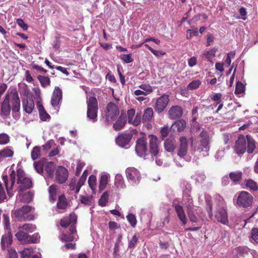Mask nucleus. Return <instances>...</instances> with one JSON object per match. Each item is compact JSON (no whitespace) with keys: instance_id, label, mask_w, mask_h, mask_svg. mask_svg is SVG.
I'll use <instances>...</instances> for the list:
<instances>
[{"instance_id":"18","label":"nucleus","mask_w":258,"mask_h":258,"mask_svg":"<svg viewBox=\"0 0 258 258\" xmlns=\"http://www.w3.org/2000/svg\"><path fill=\"white\" fill-rule=\"evenodd\" d=\"M10 96L8 94L6 95L5 99L2 103L0 114L2 116L7 117L10 115Z\"/></svg>"},{"instance_id":"47","label":"nucleus","mask_w":258,"mask_h":258,"mask_svg":"<svg viewBox=\"0 0 258 258\" xmlns=\"http://www.w3.org/2000/svg\"><path fill=\"white\" fill-rule=\"evenodd\" d=\"M108 194L107 192H104L103 195L100 197V199L98 201L99 205L104 207L106 206V203L108 202Z\"/></svg>"},{"instance_id":"22","label":"nucleus","mask_w":258,"mask_h":258,"mask_svg":"<svg viewBox=\"0 0 258 258\" xmlns=\"http://www.w3.org/2000/svg\"><path fill=\"white\" fill-rule=\"evenodd\" d=\"M126 122V115L121 113L117 120L114 123L113 128L118 131L124 127Z\"/></svg>"},{"instance_id":"15","label":"nucleus","mask_w":258,"mask_h":258,"mask_svg":"<svg viewBox=\"0 0 258 258\" xmlns=\"http://www.w3.org/2000/svg\"><path fill=\"white\" fill-rule=\"evenodd\" d=\"M183 114V109L179 105L172 106L168 112L170 119L174 120L180 118Z\"/></svg>"},{"instance_id":"16","label":"nucleus","mask_w":258,"mask_h":258,"mask_svg":"<svg viewBox=\"0 0 258 258\" xmlns=\"http://www.w3.org/2000/svg\"><path fill=\"white\" fill-rule=\"evenodd\" d=\"M12 98V110L13 112H18L20 109V99L18 92L16 90H13L11 92Z\"/></svg>"},{"instance_id":"50","label":"nucleus","mask_w":258,"mask_h":258,"mask_svg":"<svg viewBox=\"0 0 258 258\" xmlns=\"http://www.w3.org/2000/svg\"><path fill=\"white\" fill-rule=\"evenodd\" d=\"M250 238L258 244V228H252L250 231Z\"/></svg>"},{"instance_id":"52","label":"nucleus","mask_w":258,"mask_h":258,"mask_svg":"<svg viewBox=\"0 0 258 258\" xmlns=\"http://www.w3.org/2000/svg\"><path fill=\"white\" fill-rule=\"evenodd\" d=\"M126 219L131 225L133 227H135L137 224V219L136 216L131 213H130L127 216Z\"/></svg>"},{"instance_id":"61","label":"nucleus","mask_w":258,"mask_h":258,"mask_svg":"<svg viewBox=\"0 0 258 258\" xmlns=\"http://www.w3.org/2000/svg\"><path fill=\"white\" fill-rule=\"evenodd\" d=\"M17 24L23 29V30L26 31L28 29V25L24 22L23 19L18 18L16 20Z\"/></svg>"},{"instance_id":"43","label":"nucleus","mask_w":258,"mask_h":258,"mask_svg":"<svg viewBox=\"0 0 258 258\" xmlns=\"http://www.w3.org/2000/svg\"><path fill=\"white\" fill-rule=\"evenodd\" d=\"M40 148L38 146L34 147L31 153V158L33 160H35L40 156Z\"/></svg>"},{"instance_id":"32","label":"nucleus","mask_w":258,"mask_h":258,"mask_svg":"<svg viewBox=\"0 0 258 258\" xmlns=\"http://www.w3.org/2000/svg\"><path fill=\"white\" fill-rule=\"evenodd\" d=\"M45 170L49 177H52L54 175V171L55 165L52 161L47 162L45 163Z\"/></svg>"},{"instance_id":"4","label":"nucleus","mask_w":258,"mask_h":258,"mask_svg":"<svg viewBox=\"0 0 258 258\" xmlns=\"http://www.w3.org/2000/svg\"><path fill=\"white\" fill-rule=\"evenodd\" d=\"M31 206L26 205L12 211V217L19 221H32L34 219V216L29 213L32 210Z\"/></svg>"},{"instance_id":"7","label":"nucleus","mask_w":258,"mask_h":258,"mask_svg":"<svg viewBox=\"0 0 258 258\" xmlns=\"http://www.w3.org/2000/svg\"><path fill=\"white\" fill-rule=\"evenodd\" d=\"M18 241L24 244L36 243L39 242L40 236L35 233L30 235L22 230H19L15 234Z\"/></svg>"},{"instance_id":"17","label":"nucleus","mask_w":258,"mask_h":258,"mask_svg":"<svg viewBox=\"0 0 258 258\" xmlns=\"http://www.w3.org/2000/svg\"><path fill=\"white\" fill-rule=\"evenodd\" d=\"M62 96V93L60 89L58 87H55L51 99V104L53 107L59 105L61 101Z\"/></svg>"},{"instance_id":"28","label":"nucleus","mask_w":258,"mask_h":258,"mask_svg":"<svg viewBox=\"0 0 258 258\" xmlns=\"http://www.w3.org/2000/svg\"><path fill=\"white\" fill-rule=\"evenodd\" d=\"M248 253L245 247L243 246H238L232 250L233 258H240L243 257L245 254Z\"/></svg>"},{"instance_id":"64","label":"nucleus","mask_w":258,"mask_h":258,"mask_svg":"<svg viewBox=\"0 0 258 258\" xmlns=\"http://www.w3.org/2000/svg\"><path fill=\"white\" fill-rule=\"evenodd\" d=\"M8 258H18L17 253L14 249H8Z\"/></svg>"},{"instance_id":"41","label":"nucleus","mask_w":258,"mask_h":258,"mask_svg":"<svg viewBox=\"0 0 258 258\" xmlns=\"http://www.w3.org/2000/svg\"><path fill=\"white\" fill-rule=\"evenodd\" d=\"M108 176L107 175H102L99 181V188L100 191H102L106 187L108 183Z\"/></svg>"},{"instance_id":"54","label":"nucleus","mask_w":258,"mask_h":258,"mask_svg":"<svg viewBox=\"0 0 258 258\" xmlns=\"http://www.w3.org/2000/svg\"><path fill=\"white\" fill-rule=\"evenodd\" d=\"M10 141L9 136L5 134H0V145H5L8 143Z\"/></svg>"},{"instance_id":"25","label":"nucleus","mask_w":258,"mask_h":258,"mask_svg":"<svg viewBox=\"0 0 258 258\" xmlns=\"http://www.w3.org/2000/svg\"><path fill=\"white\" fill-rule=\"evenodd\" d=\"M177 146L176 140L174 138H169L167 139L164 143V148L169 152H173Z\"/></svg>"},{"instance_id":"1","label":"nucleus","mask_w":258,"mask_h":258,"mask_svg":"<svg viewBox=\"0 0 258 258\" xmlns=\"http://www.w3.org/2000/svg\"><path fill=\"white\" fill-rule=\"evenodd\" d=\"M256 148L255 142L248 135L246 138L243 136L238 137L236 141L234 150L239 156L242 155L246 151L249 154L252 153Z\"/></svg>"},{"instance_id":"8","label":"nucleus","mask_w":258,"mask_h":258,"mask_svg":"<svg viewBox=\"0 0 258 258\" xmlns=\"http://www.w3.org/2000/svg\"><path fill=\"white\" fill-rule=\"evenodd\" d=\"M125 174L128 181L133 186L138 184L141 179L139 170L135 167H128L125 170Z\"/></svg>"},{"instance_id":"5","label":"nucleus","mask_w":258,"mask_h":258,"mask_svg":"<svg viewBox=\"0 0 258 258\" xmlns=\"http://www.w3.org/2000/svg\"><path fill=\"white\" fill-rule=\"evenodd\" d=\"M119 114V109L118 106L115 103L110 102L106 105L102 115L105 122L108 124L115 120Z\"/></svg>"},{"instance_id":"44","label":"nucleus","mask_w":258,"mask_h":258,"mask_svg":"<svg viewBox=\"0 0 258 258\" xmlns=\"http://www.w3.org/2000/svg\"><path fill=\"white\" fill-rule=\"evenodd\" d=\"M87 176L88 171L85 170L78 181V190H80L81 187L84 184Z\"/></svg>"},{"instance_id":"30","label":"nucleus","mask_w":258,"mask_h":258,"mask_svg":"<svg viewBox=\"0 0 258 258\" xmlns=\"http://www.w3.org/2000/svg\"><path fill=\"white\" fill-rule=\"evenodd\" d=\"M244 184L246 189L250 191H256L258 190V184L251 179L245 180Z\"/></svg>"},{"instance_id":"38","label":"nucleus","mask_w":258,"mask_h":258,"mask_svg":"<svg viewBox=\"0 0 258 258\" xmlns=\"http://www.w3.org/2000/svg\"><path fill=\"white\" fill-rule=\"evenodd\" d=\"M115 185L118 188H124L125 187L124 179L121 174H116L115 177Z\"/></svg>"},{"instance_id":"21","label":"nucleus","mask_w":258,"mask_h":258,"mask_svg":"<svg viewBox=\"0 0 258 258\" xmlns=\"http://www.w3.org/2000/svg\"><path fill=\"white\" fill-rule=\"evenodd\" d=\"M24 110L27 113H31L34 108V102L31 97L27 96L22 100Z\"/></svg>"},{"instance_id":"36","label":"nucleus","mask_w":258,"mask_h":258,"mask_svg":"<svg viewBox=\"0 0 258 258\" xmlns=\"http://www.w3.org/2000/svg\"><path fill=\"white\" fill-rule=\"evenodd\" d=\"M14 155V152L10 149L6 148L0 151V162L4 159L12 157Z\"/></svg>"},{"instance_id":"23","label":"nucleus","mask_w":258,"mask_h":258,"mask_svg":"<svg viewBox=\"0 0 258 258\" xmlns=\"http://www.w3.org/2000/svg\"><path fill=\"white\" fill-rule=\"evenodd\" d=\"M13 242V236L11 232L4 234L1 238V247L3 250H5Z\"/></svg>"},{"instance_id":"63","label":"nucleus","mask_w":258,"mask_h":258,"mask_svg":"<svg viewBox=\"0 0 258 258\" xmlns=\"http://www.w3.org/2000/svg\"><path fill=\"white\" fill-rule=\"evenodd\" d=\"M139 88L145 91L147 94L151 93L153 91L151 86L146 84H142L139 86Z\"/></svg>"},{"instance_id":"39","label":"nucleus","mask_w":258,"mask_h":258,"mask_svg":"<svg viewBox=\"0 0 258 258\" xmlns=\"http://www.w3.org/2000/svg\"><path fill=\"white\" fill-rule=\"evenodd\" d=\"M40 118L42 121H46L47 118H49L50 115L46 112L43 106L42 105L38 106Z\"/></svg>"},{"instance_id":"9","label":"nucleus","mask_w":258,"mask_h":258,"mask_svg":"<svg viewBox=\"0 0 258 258\" xmlns=\"http://www.w3.org/2000/svg\"><path fill=\"white\" fill-rule=\"evenodd\" d=\"M135 151L140 157H145L147 155V142L145 135L137 140Z\"/></svg>"},{"instance_id":"12","label":"nucleus","mask_w":258,"mask_h":258,"mask_svg":"<svg viewBox=\"0 0 258 258\" xmlns=\"http://www.w3.org/2000/svg\"><path fill=\"white\" fill-rule=\"evenodd\" d=\"M18 181L17 183L20 184L19 188V192L24 190L29 189L32 186V182L31 179L24 177L22 173L19 170L17 171Z\"/></svg>"},{"instance_id":"29","label":"nucleus","mask_w":258,"mask_h":258,"mask_svg":"<svg viewBox=\"0 0 258 258\" xmlns=\"http://www.w3.org/2000/svg\"><path fill=\"white\" fill-rule=\"evenodd\" d=\"M183 201L184 206L187 211L196 209L194 205V201L192 197L189 194H184L183 196Z\"/></svg>"},{"instance_id":"10","label":"nucleus","mask_w":258,"mask_h":258,"mask_svg":"<svg viewBox=\"0 0 258 258\" xmlns=\"http://www.w3.org/2000/svg\"><path fill=\"white\" fill-rule=\"evenodd\" d=\"M69 177V172L66 168L58 166L55 170L54 181L59 184L66 182Z\"/></svg>"},{"instance_id":"62","label":"nucleus","mask_w":258,"mask_h":258,"mask_svg":"<svg viewBox=\"0 0 258 258\" xmlns=\"http://www.w3.org/2000/svg\"><path fill=\"white\" fill-rule=\"evenodd\" d=\"M127 115L128 117V122L129 123L133 121V119L135 115V109H130L127 111Z\"/></svg>"},{"instance_id":"31","label":"nucleus","mask_w":258,"mask_h":258,"mask_svg":"<svg viewBox=\"0 0 258 258\" xmlns=\"http://www.w3.org/2000/svg\"><path fill=\"white\" fill-rule=\"evenodd\" d=\"M58 187L55 184H52L48 188L49 200L51 202H54L56 200V195Z\"/></svg>"},{"instance_id":"35","label":"nucleus","mask_w":258,"mask_h":258,"mask_svg":"<svg viewBox=\"0 0 258 258\" xmlns=\"http://www.w3.org/2000/svg\"><path fill=\"white\" fill-rule=\"evenodd\" d=\"M67 206L68 202L65 196L64 195L59 196L56 204L57 208L58 209L64 210L67 208Z\"/></svg>"},{"instance_id":"45","label":"nucleus","mask_w":258,"mask_h":258,"mask_svg":"<svg viewBox=\"0 0 258 258\" xmlns=\"http://www.w3.org/2000/svg\"><path fill=\"white\" fill-rule=\"evenodd\" d=\"M33 252L34 250L32 247L25 248L21 252V254L22 258H29Z\"/></svg>"},{"instance_id":"60","label":"nucleus","mask_w":258,"mask_h":258,"mask_svg":"<svg viewBox=\"0 0 258 258\" xmlns=\"http://www.w3.org/2000/svg\"><path fill=\"white\" fill-rule=\"evenodd\" d=\"M138 241V237L137 235H134L133 236L132 240L129 242L128 244V248L133 249L135 247L136 243Z\"/></svg>"},{"instance_id":"2","label":"nucleus","mask_w":258,"mask_h":258,"mask_svg":"<svg viewBox=\"0 0 258 258\" xmlns=\"http://www.w3.org/2000/svg\"><path fill=\"white\" fill-rule=\"evenodd\" d=\"M189 141L191 148L195 151L208 153L210 150V138L209 133L205 131H202L195 141L193 137L189 138Z\"/></svg>"},{"instance_id":"34","label":"nucleus","mask_w":258,"mask_h":258,"mask_svg":"<svg viewBox=\"0 0 258 258\" xmlns=\"http://www.w3.org/2000/svg\"><path fill=\"white\" fill-rule=\"evenodd\" d=\"M217 50L216 48H212L210 50H205L202 52L201 57L202 58H206L211 61L212 59L215 56V53Z\"/></svg>"},{"instance_id":"37","label":"nucleus","mask_w":258,"mask_h":258,"mask_svg":"<svg viewBox=\"0 0 258 258\" xmlns=\"http://www.w3.org/2000/svg\"><path fill=\"white\" fill-rule=\"evenodd\" d=\"M45 163L46 159L44 158L34 163L35 169L38 173L41 174L43 172V168Z\"/></svg>"},{"instance_id":"59","label":"nucleus","mask_w":258,"mask_h":258,"mask_svg":"<svg viewBox=\"0 0 258 258\" xmlns=\"http://www.w3.org/2000/svg\"><path fill=\"white\" fill-rule=\"evenodd\" d=\"M170 128L167 126H164L160 130L161 137L162 140L167 137L170 132Z\"/></svg>"},{"instance_id":"13","label":"nucleus","mask_w":258,"mask_h":258,"mask_svg":"<svg viewBox=\"0 0 258 258\" xmlns=\"http://www.w3.org/2000/svg\"><path fill=\"white\" fill-rule=\"evenodd\" d=\"M149 139L150 152L153 156H156L159 153L158 139L156 136L150 134L148 136Z\"/></svg>"},{"instance_id":"20","label":"nucleus","mask_w":258,"mask_h":258,"mask_svg":"<svg viewBox=\"0 0 258 258\" xmlns=\"http://www.w3.org/2000/svg\"><path fill=\"white\" fill-rule=\"evenodd\" d=\"M215 218L217 221L224 225H228L229 221L226 210L222 208L218 210L215 213Z\"/></svg>"},{"instance_id":"48","label":"nucleus","mask_w":258,"mask_h":258,"mask_svg":"<svg viewBox=\"0 0 258 258\" xmlns=\"http://www.w3.org/2000/svg\"><path fill=\"white\" fill-rule=\"evenodd\" d=\"M196 210V209H194L187 211V215L189 220L192 222H197L198 221V219L195 215Z\"/></svg>"},{"instance_id":"55","label":"nucleus","mask_w":258,"mask_h":258,"mask_svg":"<svg viewBox=\"0 0 258 258\" xmlns=\"http://www.w3.org/2000/svg\"><path fill=\"white\" fill-rule=\"evenodd\" d=\"M120 58L126 63H131L133 61V59L132 58V54H121Z\"/></svg>"},{"instance_id":"33","label":"nucleus","mask_w":258,"mask_h":258,"mask_svg":"<svg viewBox=\"0 0 258 258\" xmlns=\"http://www.w3.org/2000/svg\"><path fill=\"white\" fill-rule=\"evenodd\" d=\"M153 110L152 108H147L144 112L142 117L143 122H147L150 121L153 117Z\"/></svg>"},{"instance_id":"26","label":"nucleus","mask_w":258,"mask_h":258,"mask_svg":"<svg viewBox=\"0 0 258 258\" xmlns=\"http://www.w3.org/2000/svg\"><path fill=\"white\" fill-rule=\"evenodd\" d=\"M229 178L235 184H237L241 181L243 173L241 171H235L230 172Z\"/></svg>"},{"instance_id":"42","label":"nucleus","mask_w":258,"mask_h":258,"mask_svg":"<svg viewBox=\"0 0 258 258\" xmlns=\"http://www.w3.org/2000/svg\"><path fill=\"white\" fill-rule=\"evenodd\" d=\"M96 181V177L95 175H91L89 176L88 181V184L94 193L95 192Z\"/></svg>"},{"instance_id":"40","label":"nucleus","mask_w":258,"mask_h":258,"mask_svg":"<svg viewBox=\"0 0 258 258\" xmlns=\"http://www.w3.org/2000/svg\"><path fill=\"white\" fill-rule=\"evenodd\" d=\"M37 79L40 83L41 86L45 88L50 85V80L48 77H45L41 75H39Z\"/></svg>"},{"instance_id":"6","label":"nucleus","mask_w":258,"mask_h":258,"mask_svg":"<svg viewBox=\"0 0 258 258\" xmlns=\"http://www.w3.org/2000/svg\"><path fill=\"white\" fill-rule=\"evenodd\" d=\"M87 117L93 122H96L97 120V113L98 110L97 99L94 96L90 97L87 101Z\"/></svg>"},{"instance_id":"57","label":"nucleus","mask_w":258,"mask_h":258,"mask_svg":"<svg viewBox=\"0 0 258 258\" xmlns=\"http://www.w3.org/2000/svg\"><path fill=\"white\" fill-rule=\"evenodd\" d=\"M141 122V115L140 113H137L135 118L133 119V121H131L130 123L133 124L135 126H137L140 124Z\"/></svg>"},{"instance_id":"27","label":"nucleus","mask_w":258,"mask_h":258,"mask_svg":"<svg viewBox=\"0 0 258 258\" xmlns=\"http://www.w3.org/2000/svg\"><path fill=\"white\" fill-rule=\"evenodd\" d=\"M186 122L182 119H178L172 124L171 127L174 131L177 132H183L186 127Z\"/></svg>"},{"instance_id":"3","label":"nucleus","mask_w":258,"mask_h":258,"mask_svg":"<svg viewBox=\"0 0 258 258\" xmlns=\"http://www.w3.org/2000/svg\"><path fill=\"white\" fill-rule=\"evenodd\" d=\"M235 206L239 208L244 209L251 207L253 203L254 198L253 196L246 191H241L236 194Z\"/></svg>"},{"instance_id":"19","label":"nucleus","mask_w":258,"mask_h":258,"mask_svg":"<svg viewBox=\"0 0 258 258\" xmlns=\"http://www.w3.org/2000/svg\"><path fill=\"white\" fill-rule=\"evenodd\" d=\"M179 142L180 145L177 152V155L180 158H183L187 153V140L185 137H181L179 138Z\"/></svg>"},{"instance_id":"51","label":"nucleus","mask_w":258,"mask_h":258,"mask_svg":"<svg viewBox=\"0 0 258 258\" xmlns=\"http://www.w3.org/2000/svg\"><path fill=\"white\" fill-rule=\"evenodd\" d=\"M201 83V81L199 80H194L188 85L187 88L190 90L196 89L199 87Z\"/></svg>"},{"instance_id":"14","label":"nucleus","mask_w":258,"mask_h":258,"mask_svg":"<svg viewBox=\"0 0 258 258\" xmlns=\"http://www.w3.org/2000/svg\"><path fill=\"white\" fill-rule=\"evenodd\" d=\"M132 137L133 135L131 133L119 134L116 137L115 141L118 146L124 147L129 144Z\"/></svg>"},{"instance_id":"24","label":"nucleus","mask_w":258,"mask_h":258,"mask_svg":"<svg viewBox=\"0 0 258 258\" xmlns=\"http://www.w3.org/2000/svg\"><path fill=\"white\" fill-rule=\"evenodd\" d=\"M173 206L178 218L182 222V225H184L187 223V218L183 207L178 204H175Z\"/></svg>"},{"instance_id":"49","label":"nucleus","mask_w":258,"mask_h":258,"mask_svg":"<svg viewBox=\"0 0 258 258\" xmlns=\"http://www.w3.org/2000/svg\"><path fill=\"white\" fill-rule=\"evenodd\" d=\"M245 91V86L244 85L240 82H238L236 83L235 90V94H240L243 93Z\"/></svg>"},{"instance_id":"58","label":"nucleus","mask_w":258,"mask_h":258,"mask_svg":"<svg viewBox=\"0 0 258 258\" xmlns=\"http://www.w3.org/2000/svg\"><path fill=\"white\" fill-rule=\"evenodd\" d=\"M198 32L197 28L195 30L188 29L186 31V38L190 39L193 36H198Z\"/></svg>"},{"instance_id":"53","label":"nucleus","mask_w":258,"mask_h":258,"mask_svg":"<svg viewBox=\"0 0 258 258\" xmlns=\"http://www.w3.org/2000/svg\"><path fill=\"white\" fill-rule=\"evenodd\" d=\"M20 228L28 232H32L35 229V226L32 224L26 223L20 227Z\"/></svg>"},{"instance_id":"56","label":"nucleus","mask_w":258,"mask_h":258,"mask_svg":"<svg viewBox=\"0 0 258 258\" xmlns=\"http://www.w3.org/2000/svg\"><path fill=\"white\" fill-rule=\"evenodd\" d=\"M74 236L71 234L67 235L66 234L63 233L60 237V239L61 241L64 242L72 241L74 240Z\"/></svg>"},{"instance_id":"11","label":"nucleus","mask_w":258,"mask_h":258,"mask_svg":"<svg viewBox=\"0 0 258 258\" xmlns=\"http://www.w3.org/2000/svg\"><path fill=\"white\" fill-rule=\"evenodd\" d=\"M169 102V95L167 94H163L157 99L154 107L155 111L158 113H161L166 108Z\"/></svg>"},{"instance_id":"46","label":"nucleus","mask_w":258,"mask_h":258,"mask_svg":"<svg viewBox=\"0 0 258 258\" xmlns=\"http://www.w3.org/2000/svg\"><path fill=\"white\" fill-rule=\"evenodd\" d=\"M76 182L77 179L74 177L70 180L69 186L71 190H75V194H78L80 190H78V182L77 183Z\"/></svg>"}]
</instances>
